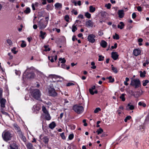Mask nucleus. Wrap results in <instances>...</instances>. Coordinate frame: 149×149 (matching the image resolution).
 Wrapping results in <instances>:
<instances>
[{
	"instance_id": "f257e3e1",
	"label": "nucleus",
	"mask_w": 149,
	"mask_h": 149,
	"mask_svg": "<svg viewBox=\"0 0 149 149\" xmlns=\"http://www.w3.org/2000/svg\"><path fill=\"white\" fill-rule=\"evenodd\" d=\"M2 136L5 141H7L11 140L13 135L11 134L10 131L5 130L2 134Z\"/></svg>"
},
{
	"instance_id": "f03ea898",
	"label": "nucleus",
	"mask_w": 149,
	"mask_h": 149,
	"mask_svg": "<svg viewBox=\"0 0 149 149\" xmlns=\"http://www.w3.org/2000/svg\"><path fill=\"white\" fill-rule=\"evenodd\" d=\"M48 94L49 95L53 97L56 96L58 95L57 93L55 91L52 84H51L48 88Z\"/></svg>"
},
{
	"instance_id": "7ed1b4c3",
	"label": "nucleus",
	"mask_w": 149,
	"mask_h": 149,
	"mask_svg": "<svg viewBox=\"0 0 149 149\" xmlns=\"http://www.w3.org/2000/svg\"><path fill=\"white\" fill-rule=\"evenodd\" d=\"M74 111L78 114H81L84 111V108L81 106L75 105L73 107Z\"/></svg>"
},
{
	"instance_id": "20e7f679",
	"label": "nucleus",
	"mask_w": 149,
	"mask_h": 149,
	"mask_svg": "<svg viewBox=\"0 0 149 149\" xmlns=\"http://www.w3.org/2000/svg\"><path fill=\"white\" fill-rule=\"evenodd\" d=\"M31 95L36 100H40L41 94L40 91L38 89H35L32 92Z\"/></svg>"
},
{
	"instance_id": "39448f33",
	"label": "nucleus",
	"mask_w": 149,
	"mask_h": 149,
	"mask_svg": "<svg viewBox=\"0 0 149 149\" xmlns=\"http://www.w3.org/2000/svg\"><path fill=\"white\" fill-rule=\"evenodd\" d=\"M130 85L135 86L136 88H138L141 85V82L139 79H132L131 81Z\"/></svg>"
},
{
	"instance_id": "423d86ee",
	"label": "nucleus",
	"mask_w": 149,
	"mask_h": 149,
	"mask_svg": "<svg viewBox=\"0 0 149 149\" xmlns=\"http://www.w3.org/2000/svg\"><path fill=\"white\" fill-rule=\"evenodd\" d=\"M95 37L96 36L94 34H91L88 36L87 39L88 41L90 42L91 43H93L95 41Z\"/></svg>"
},
{
	"instance_id": "0eeeda50",
	"label": "nucleus",
	"mask_w": 149,
	"mask_h": 149,
	"mask_svg": "<svg viewBox=\"0 0 149 149\" xmlns=\"http://www.w3.org/2000/svg\"><path fill=\"white\" fill-rule=\"evenodd\" d=\"M10 149H18L19 146L15 142H13L10 143Z\"/></svg>"
},
{
	"instance_id": "6e6552de",
	"label": "nucleus",
	"mask_w": 149,
	"mask_h": 149,
	"mask_svg": "<svg viewBox=\"0 0 149 149\" xmlns=\"http://www.w3.org/2000/svg\"><path fill=\"white\" fill-rule=\"evenodd\" d=\"M134 109V106L131 103H129L126 106V110L127 111L133 110Z\"/></svg>"
},
{
	"instance_id": "1a4fd4ad",
	"label": "nucleus",
	"mask_w": 149,
	"mask_h": 149,
	"mask_svg": "<svg viewBox=\"0 0 149 149\" xmlns=\"http://www.w3.org/2000/svg\"><path fill=\"white\" fill-rule=\"evenodd\" d=\"M35 77V74L32 72H28L27 74L25 76V77L29 79L33 78Z\"/></svg>"
},
{
	"instance_id": "9d476101",
	"label": "nucleus",
	"mask_w": 149,
	"mask_h": 149,
	"mask_svg": "<svg viewBox=\"0 0 149 149\" xmlns=\"http://www.w3.org/2000/svg\"><path fill=\"white\" fill-rule=\"evenodd\" d=\"M45 21H43V22H42L41 21H40L39 24H38V27L40 29H44L46 26V24H44Z\"/></svg>"
},
{
	"instance_id": "9b49d317",
	"label": "nucleus",
	"mask_w": 149,
	"mask_h": 149,
	"mask_svg": "<svg viewBox=\"0 0 149 149\" xmlns=\"http://www.w3.org/2000/svg\"><path fill=\"white\" fill-rule=\"evenodd\" d=\"M111 57L114 60H117L118 58V55L116 52H112L111 53Z\"/></svg>"
},
{
	"instance_id": "f8f14e48",
	"label": "nucleus",
	"mask_w": 149,
	"mask_h": 149,
	"mask_svg": "<svg viewBox=\"0 0 149 149\" xmlns=\"http://www.w3.org/2000/svg\"><path fill=\"white\" fill-rule=\"evenodd\" d=\"M40 109V108L39 105L36 104L33 106V110L35 112L37 113L39 111Z\"/></svg>"
},
{
	"instance_id": "ddd939ff",
	"label": "nucleus",
	"mask_w": 149,
	"mask_h": 149,
	"mask_svg": "<svg viewBox=\"0 0 149 149\" xmlns=\"http://www.w3.org/2000/svg\"><path fill=\"white\" fill-rule=\"evenodd\" d=\"M49 79H56L57 78H62L61 76L58 75H57L55 74H50L49 76Z\"/></svg>"
},
{
	"instance_id": "4468645a",
	"label": "nucleus",
	"mask_w": 149,
	"mask_h": 149,
	"mask_svg": "<svg viewBox=\"0 0 149 149\" xmlns=\"http://www.w3.org/2000/svg\"><path fill=\"white\" fill-rule=\"evenodd\" d=\"M141 53V51L139 49H136L133 51V54L135 56L139 55Z\"/></svg>"
},
{
	"instance_id": "2eb2a0df",
	"label": "nucleus",
	"mask_w": 149,
	"mask_h": 149,
	"mask_svg": "<svg viewBox=\"0 0 149 149\" xmlns=\"http://www.w3.org/2000/svg\"><path fill=\"white\" fill-rule=\"evenodd\" d=\"M1 106L2 107L4 108L5 107V103L6 100L4 98H2L0 99Z\"/></svg>"
},
{
	"instance_id": "dca6fc26",
	"label": "nucleus",
	"mask_w": 149,
	"mask_h": 149,
	"mask_svg": "<svg viewBox=\"0 0 149 149\" xmlns=\"http://www.w3.org/2000/svg\"><path fill=\"white\" fill-rule=\"evenodd\" d=\"M118 14L119 17L120 18H122L124 15V11L123 10H119L118 11Z\"/></svg>"
},
{
	"instance_id": "f3484780",
	"label": "nucleus",
	"mask_w": 149,
	"mask_h": 149,
	"mask_svg": "<svg viewBox=\"0 0 149 149\" xmlns=\"http://www.w3.org/2000/svg\"><path fill=\"white\" fill-rule=\"evenodd\" d=\"M86 25L87 27H92L93 25V22L90 20H89L86 22Z\"/></svg>"
},
{
	"instance_id": "a211bd4d",
	"label": "nucleus",
	"mask_w": 149,
	"mask_h": 149,
	"mask_svg": "<svg viewBox=\"0 0 149 149\" xmlns=\"http://www.w3.org/2000/svg\"><path fill=\"white\" fill-rule=\"evenodd\" d=\"M27 149H35L32 144L30 143H28L26 144Z\"/></svg>"
},
{
	"instance_id": "6ab92c4d",
	"label": "nucleus",
	"mask_w": 149,
	"mask_h": 149,
	"mask_svg": "<svg viewBox=\"0 0 149 149\" xmlns=\"http://www.w3.org/2000/svg\"><path fill=\"white\" fill-rule=\"evenodd\" d=\"M101 46L103 48H105L107 46V42L104 40H102L100 43Z\"/></svg>"
},
{
	"instance_id": "aec40b11",
	"label": "nucleus",
	"mask_w": 149,
	"mask_h": 149,
	"mask_svg": "<svg viewBox=\"0 0 149 149\" xmlns=\"http://www.w3.org/2000/svg\"><path fill=\"white\" fill-rule=\"evenodd\" d=\"M42 140L45 144H47L49 141V138L47 136H44Z\"/></svg>"
},
{
	"instance_id": "412c9836",
	"label": "nucleus",
	"mask_w": 149,
	"mask_h": 149,
	"mask_svg": "<svg viewBox=\"0 0 149 149\" xmlns=\"http://www.w3.org/2000/svg\"><path fill=\"white\" fill-rule=\"evenodd\" d=\"M54 6L56 8L60 9L62 8V4L58 3H56L54 5Z\"/></svg>"
},
{
	"instance_id": "4be33fe9",
	"label": "nucleus",
	"mask_w": 149,
	"mask_h": 149,
	"mask_svg": "<svg viewBox=\"0 0 149 149\" xmlns=\"http://www.w3.org/2000/svg\"><path fill=\"white\" fill-rule=\"evenodd\" d=\"M125 25L122 22H120L119 24L118 25V27L120 29H122L123 28Z\"/></svg>"
},
{
	"instance_id": "5701e85b",
	"label": "nucleus",
	"mask_w": 149,
	"mask_h": 149,
	"mask_svg": "<svg viewBox=\"0 0 149 149\" xmlns=\"http://www.w3.org/2000/svg\"><path fill=\"white\" fill-rule=\"evenodd\" d=\"M56 125L54 122H52L49 125V127L51 129H54L56 126Z\"/></svg>"
},
{
	"instance_id": "b1692460",
	"label": "nucleus",
	"mask_w": 149,
	"mask_h": 149,
	"mask_svg": "<svg viewBox=\"0 0 149 149\" xmlns=\"http://www.w3.org/2000/svg\"><path fill=\"white\" fill-rule=\"evenodd\" d=\"M44 116H45V119L47 120H49L51 119V117L49 113L45 114H44Z\"/></svg>"
},
{
	"instance_id": "393cba45",
	"label": "nucleus",
	"mask_w": 149,
	"mask_h": 149,
	"mask_svg": "<svg viewBox=\"0 0 149 149\" xmlns=\"http://www.w3.org/2000/svg\"><path fill=\"white\" fill-rule=\"evenodd\" d=\"M95 10V8L93 7L92 6H91L89 7V10L91 13H93Z\"/></svg>"
},
{
	"instance_id": "a878e982",
	"label": "nucleus",
	"mask_w": 149,
	"mask_h": 149,
	"mask_svg": "<svg viewBox=\"0 0 149 149\" xmlns=\"http://www.w3.org/2000/svg\"><path fill=\"white\" fill-rule=\"evenodd\" d=\"M40 36L41 37L42 39H44L45 38L46 33L45 32H43L42 31H41L40 32Z\"/></svg>"
},
{
	"instance_id": "bb28decb",
	"label": "nucleus",
	"mask_w": 149,
	"mask_h": 149,
	"mask_svg": "<svg viewBox=\"0 0 149 149\" xmlns=\"http://www.w3.org/2000/svg\"><path fill=\"white\" fill-rule=\"evenodd\" d=\"M42 109L44 114H45L49 113L48 111L46 109V108L45 106H43L42 107Z\"/></svg>"
},
{
	"instance_id": "cd10ccee",
	"label": "nucleus",
	"mask_w": 149,
	"mask_h": 149,
	"mask_svg": "<svg viewBox=\"0 0 149 149\" xmlns=\"http://www.w3.org/2000/svg\"><path fill=\"white\" fill-rule=\"evenodd\" d=\"M95 86H93L91 87V88H90L89 89V91L90 93L92 95H93L94 94V92L93 91V90L95 89Z\"/></svg>"
},
{
	"instance_id": "c85d7f7f",
	"label": "nucleus",
	"mask_w": 149,
	"mask_h": 149,
	"mask_svg": "<svg viewBox=\"0 0 149 149\" xmlns=\"http://www.w3.org/2000/svg\"><path fill=\"white\" fill-rule=\"evenodd\" d=\"M111 66L112 70L113 71V72H114L115 73H117L118 72V70L117 68H116L114 67L113 65H112Z\"/></svg>"
},
{
	"instance_id": "c756f323",
	"label": "nucleus",
	"mask_w": 149,
	"mask_h": 149,
	"mask_svg": "<svg viewBox=\"0 0 149 149\" xmlns=\"http://www.w3.org/2000/svg\"><path fill=\"white\" fill-rule=\"evenodd\" d=\"M77 30V28L75 25V24H74L72 27V31L74 32L75 31H76Z\"/></svg>"
},
{
	"instance_id": "7c9ffc66",
	"label": "nucleus",
	"mask_w": 149,
	"mask_h": 149,
	"mask_svg": "<svg viewBox=\"0 0 149 149\" xmlns=\"http://www.w3.org/2000/svg\"><path fill=\"white\" fill-rule=\"evenodd\" d=\"M30 12L31 10L29 7L27 8L24 11V12L26 14L29 13Z\"/></svg>"
},
{
	"instance_id": "2f4dec72",
	"label": "nucleus",
	"mask_w": 149,
	"mask_h": 149,
	"mask_svg": "<svg viewBox=\"0 0 149 149\" xmlns=\"http://www.w3.org/2000/svg\"><path fill=\"white\" fill-rule=\"evenodd\" d=\"M138 105L139 106H142L143 107H146V104L145 103L141 102H139Z\"/></svg>"
},
{
	"instance_id": "473e14b6",
	"label": "nucleus",
	"mask_w": 149,
	"mask_h": 149,
	"mask_svg": "<svg viewBox=\"0 0 149 149\" xmlns=\"http://www.w3.org/2000/svg\"><path fill=\"white\" fill-rule=\"evenodd\" d=\"M22 43L21 44V46L22 47H25L26 46V43L24 40L22 41Z\"/></svg>"
},
{
	"instance_id": "72a5a7b5",
	"label": "nucleus",
	"mask_w": 149,
	"mask_h": 149,
	"mask_svg": "<svg viewBox=\"0 0 149 149\" xmlns=\"http://www.w3.org/2000/svg\"><path fill=\"white\" fill-rule=\"evenodd\" d=\"M146 72L145 71H144L143 72L141 71L140 73V76L141 77H143L145 76Z\"/></svg>"
},
{
	"instance_id": "f704fd0d",
	"label": "nucleus",
	"mask_w": 149,
	"mask_h": 149,
	"mask_svg": "<svg viewBox=\"0 0 149 149\" xmlns=\"http://www.w3.org/2000/svg\"><path fill=\"white\" fill-rule=\"evenodd\" d=\"M85 16L88 18H90L91 17V14L88 12L86 13Z\"/></svg>"
},
{
	"instance_id": "c9c22d12",
	"label": "nucleus",
	"mask_w": 149,
	"mask_h": 149,
	"mask_svg": "<svg viewBox=\"0 0 149 149\" xmlns=\"http://www.w3.org/2000/svg\"><path fill=\"white\" fill-rule=\"evenodd\" d=\"M125 94H122L120 97V98L123 101H124L125 100Z\"/></svg>"
},
{
	"instance_id": "e433bc0d",
	"label": "nucleus",
	"mask_w": 149,
	"mask_h": 149,
	"mask_svg": "<svg viewBox=\"0 0 149 149\" xmlns=\"http://www.w3.org/2000/svg\"><path fill=\"white\" fill-rule=\"evenodd\" d=\"M103 132V130L101 128H100L96 132H97L98 134H101Z\"/></svg>"
},
{
	"instance_id": "4c0bfd02",
	"label": "nucleus",
	"mask_w": 149,
	"mask_h": 149,
	"mask_svg": "<svg viewBox=\"0 0 149 149\" xmlns=\"http://www.w3.org/2000/svg\"><path fill=\"white\" fill-rule=\"evenodd\" d=\"M17 132L19 137L23 135L21 130L20 129L17 130Z\"/></svg>"
},
{
	"instance_id": "58836bf2",
	"label": "nucleus",
	"mask_w": 149,
	"mask_h": 149,
	"mask_svg": "<svg viewBox=\"0 0 149 149\" xmlns=\"http://www.w3.org/2000/svg\"><path fill=\"white\" fill-rule=\"evenodd\" d=\"M131 118V117L130 116H127L125 118L124 121L125 122H127L128 120H130Z\"/></svg>"
},
{
	"instance_id": "ea45409f",
	"label": "nucleus",
	"mask_w": 149,
	"mask_h": 149,
	"mask_svg": "<svg viewBox=\"0 0 149 149\" xmlns=\"http://www.w3.org/2000/svg\"><path fill=\"white\" fill-rule=\"evenodd\" d=\"M113 38L114 39L118 40L119 38V36L116 33H115V35L113 36Z\"/></svg>"
},
{
	"instance_id": "a19ab883",
	"label": "nucleus",
	"mask_w": 149,
	"mask_h": 149,
	"mask_svg": "<svg viewBox=\"0 0 149 149\" xmlns=\"http://www.w3.org/2000/svg\"><path fill=\"white\" fill-rule=\"evenodd\" d=\"M149 82V81L148 80H146L145 81H143V85L144 86H145Z\"/></svg>"
},
{
	"instance_id": "79ce46f5",
	"label": "nucleus",
	"mask_w": 149,
	"mask_h": 149,
	"mask_svg": "<svg viewBox=\"0 0 149 149\" xmlns=\"http://www.w3.org/2000/svg\"><path fill=\"white\" fill-rule=\"evenodd\" d=\"M59 61L63 64L65 63L66 61L65 59L64 58H60L59 59Z\"/></svg>"
},
{
	"instance_id": "37998d69",
	"label": "nucleus",
	"mask_w": 149,
	"mask_h": 149,
	"mask_svg": "<svg viewBox=\"0 0 149 149\" xmlns=\"http://www.w3.org/2000/svg\"><path fill=\"white\" fill-rule=\"evenodd\" d=\"M149 63L148 60H146L145 61V62L143 63V65L144 66L146 67V65H147Z\"/></svg>"
},
{
	"instance_id": "c03bdc74",
	"label": "nucleus",
	"mask_w": 149,
	"mask_h": 149,
	"mask_svg": "<svg viewBox=\"0 0 149 149\" xmlns=\"http://www.w3.org/2000/svg\"><path fill=\"white\" fill-rule=\"evenodd\" d=\"M91 64L92 66L91 67V68L93 69H95L96 68V66L95 65V63L94 62H92Z\"/></svg>"
},
{
	"instance_id": "a18cd8bd",
	"label": "nucleus",
	"mask_w": 149,
	"mask_h": 149,
	"mask_svg": "<svg viewBox=\"0 0 149 149\" xmlns=\"http://www.w3.org/2000/svg\"><path fill=\"white\" fill-rule=\"evenodd\" d=\"M101 109L99 107H97L95 109L94 111V112L95 113H97L99 111H101Z\"/></svg>"
},
{
	"instance_id": "49530a36",
	"label": "nucleus",
	"mask_w": 149,
	"mask_h": 149,
	"mask_svg": "<svg viewBox=\"0 0 149 149\" xmlns=\"http://www.w3.org/2000/svg\"><path fill=\"white\" fill-rule=\"evenodd\" d=\"M70 18L69 16L68 15H66L65 17V19L67 22H68L69 21Z\"/></svg>"
},
{
	"instance_id": "de8ad7c7",
	"label": "nucleus",
	"mask_w": 149,
	"mask_h": 149,
	"mask_svg": "<svg viewBox=\"0 0 149 149\" xmlns=\"http://www.w3.org/2000/svg\"><path fill=\"white\" fill-rule=\"evenodd\" d=\"M14 127L15 130L16 131L20 129L18 126L17 124H14Z\"/></svg>"
},
{
	"instance_id": "09e8293b",
	"label": "nucleus",
	"mask_w": 149,
	"mask_h": 149,
	"mask_svg": "<svg viewBox=\"0 0 149 149\" xmlns=\"http://www.w3.org/2000/svg\"><path fill=\"white\" fill-rule=\"evenodd\" d=\"M24 142H25L26 141V138L25 136H23V135H22V136L19 137Z\"/></svg>"
},
{
	"instance_id": "8fccbe9b",
	"label": "nucleus",
	"mask_w": 149,
	"mask_h": 149,
	"mask_svg": "<svg viewBox=\"0 0 149 149\" xmlns=\"http://www.w3.org/2000/svg\"><path fill=\"white\" fill-rule=\"evenodd\" d=\"M53 56H49L48 57V59L50 60L51 62H53L54 61V60H53Z\"/></svg>"
},
{
	"instance_id": "3c124183",
	"label": "nucleus",
	"mask_w": 149,
	"mask_h": 149,
	"mask_svg": "<svg viewBox=\"0 0 149 149\" xmlns=\"http://www.w3.org/2000/svg\"><path fill=\"white\" fill-rule=\"evenodd\" d=\"M105 7L107 8L108 9H109L111 8V4L110 3H108L105 5Z\"/></svg>"
},
{
	"instance_id": "603ef678",
	"label": "nucleus",
	"mask_w": 149,
	"mask_h": 149,
	"mask_svg": "<svg viewBox=\"0 0 149 149\" xmlns=\"http://www.w3.org/2000/svg\"><path fill=\"white\" fill-rule=\"evenodd\" d=\"M99 58L98 61H102L103 60L104 57L103 56H102L101 55H100L99 56Z\"/></svg>"
},
{
	"instance_id": "864d4df0",
	"label": "nucleus",
	"mask_w": 149,
	"mask_h": 149,
	"mask_svg": "<svg viewBox=\"0 0 149 149\" xmlns=\"http://www.w3.org/2000/svg\"><path fill=\"white\" fill-rule=\"evenodd\" d=\"M108 78L109 79V82H113L114 81V79L112 78L111 76L109 77Z\"/></svg>"
},
{
	"instance_id": "5fc2aeb1",
	"label": "nucleus",
	"mask_w": 149,
	"mask_h": 149,
	"mask_svg": "<svg viewBox=\"0 0 149 149\" xmlns=\"http://www.w3.org/2000/svg\"><path fill=\"white\" fill-rule=\"evenodd\" d=\"M72 12L74 13V15H76L78 14V13L77 11L76 10H75V9H73L72 10Z\"/></svg>"
},
{
	"instance_id": "6e6d98bb",
	"label": "nucleus",
	"mask_w": 149,
	"mask_h": 149,
	"mask_svg": "<svg viewBox=\"0 0 149 149\" xmlns=\"http://www.w3.org/2000/svg\"><path fill=\"white\" fill-rule=\"evenodd\" d=\"M44 48L45 49V51H49L50 50V48L48 47L47 46H45Z\"/></svg>"
},
{
	"instance_id": "4d7b16f0",
	"label": "nucleus",
	"mask_w": 149,
	"mask_h": 149,
	"mask_svg": "<svg viewBox=\"0 0 149 149\" xmlns=\"http://www.w3.org/2000/svg\"><path fill=\"white\" fill-rule=\"evenodd\" d=\"M74 137V135L72 134H70L68 136V138L69 140H71L73 139Z\"/></svg>"
},
{
	"instance_id": "13d9d810",
	"label": "nucleus",
	"mask_w": 149,
	"mask_h": 149,
	"mask_svg": "<svg viewBox=\"0 0 149 149\" xmlns=\"http://www.w3.org/2000/svg\"><path fill=\"white\" fill-rule=\"evenodd\" d=\"M15 73L17 75H20L21 74L19 70H15Z\"/></svg>"
},
{
	"instance_id": "bf43d9fd",
	"label": "nucleus",
	"mask_w": 149,
	"mask_h": 149,
	"mask_svg": "<svg viewBox=\"0 0 149 149\" xmlns=\"http://www.w3.org/2000/svg\"><path fill=\"white\" fill-rule=\"evenodd\" d=\"M7 42L8 44L10 45H12L13 43L11 40L10 39H8L7 40Z\"/></svg>"
},
{
	"instance_id": "052dcab7",
	"label": "nucleus",
	"mask_w": 149,
	"mask_h": 149,
	"mask_svg": "<svg viewBox=\"0 0 149 149\" xmlns=\"http://www.w3.org/2000/svg\"><path fill=\"white\" fill-rule=\"evenodd\" d=\"M60 135L63 139H65V137L64 135V133L63 132Z\"/></svg>"
},
{
	"instance_id": "680f3d73",
	"label": "nucleus",
	"mask_w": 149,
	"mask_h": 149,
	"mask_svg": "<svg viewBox=\"0 0 149 149\" xmlns=\"http://www.w3.org/2000/svg\"><path fill=\"white\" fill-rule=\"evenodd\" d=\"M11 51L13 53L15 54H16L17 52V51H15V48H14L13 49H12Z\"/></svg>"
},
{
	"instance_id": "e2e57ef3",
	"label": "nucleus",
	"mask_w": 149,
	"mask_h": 149,
	"mask_svg": "<svg viewBox=\"0 0 149 149\" xmlns=\"http://www.w3.org/2000/svg\"><path fill=\"white\" fill-rule=\"evenodd\" d=\"M74 84L72 83L69 82L66 85L67 86H72L74 85Z\"/></svg>"
},
{
	"instance_id": "0e129e2a",
	"label": "nucleus",
	"mask_w": 149,
	"mask_h": 149,
	"mask_svg": "<svg viewBox=\"0 0 149 149\" xmlns=\"http://www.w3.org/2000/svg\"><path fill=\"white\" fill-rule=\"evenodd\" d=\"M117 43H115L114 46H111V48L112 49H116L117 47Z\"/></svg>"
},
{
	"instance_id": "69168bd1",
	"label": "nucleus",
	"mask_w": 149,
	"mask_h": 149,
	"mask_svg": "<svg viewBox=\"0 0 149 149\" xmlns=\"http://www.w3.org/2000/svg\"><path fill=\"white\" fill-rule=\"evenodd\" d=\"M132 18L133 19H134L136 18V15L135 13H132Z\"/></svg>"
},
{
	"instance_id": "338daca9",
	"label": "nucleus",
	"mask_w": 149,
	"mask_h": 149,
	"mask_svg": "<svg viewBox=\"0 0 149 149\" xmlns=\"http://www.w3.org/2000/svg\"><path fill=\"white\" fill-rule=\"evenodd\" d=\"M137 10L141 12L142 11V8L140 6H139L137 7Z\"/></svg>"
},
{
	"instance_id": "774afa93",
	"label": "nucleus",
	"mask_w": 149,
	"mask_h": 149,
	"mask_svg": "<svg viewBox=\"0 0 149 149\" xmlns=\"http://www.w3.org/2000/svg\"><path fill=\"white\" fill-rule=\"evenodd\" d=\"M78 18H81L82 19H83L84 18V16L83 15L80 14L78 16Z\"/></svg>"
}]
</instances>
